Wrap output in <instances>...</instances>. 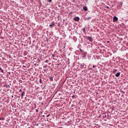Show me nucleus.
I'll use <instances>...</instances> for the list:
<instances>
[{
	"label": "nucleus",
	"instance_id": "f257e3e1",
	"mask_svg": "<svg viewBox=\"0 0 128 128\" xmlns=\"http://www.w3.org/2000/svg\"><path fill=\"white\" fill-rule=\"evenodd\" d=\"M118 17L114 16L113 18L114 22H118Z\"/></svg>",
	"mask_w": 128,
	"mask_h": 128
},
{
	"label": "nucleus",
	"instance_id": "f03ea898",
	"mask_svg": "<svg viewBox=\"0 0 128 128\" xmlns=\"http://www.w3.org/2000/svg\"><path fill=\"white\" fill-rule=\"evenodd\" d=\"M87 38L90 40V42H92V38L90 36H87Z\"/></svg>",
	"mask_w": 128,
	"mask_h": 128
},
{
	"label": "nucleus",
	"instance_id": "7ed1b4c3",
	"mask_svg": "<svg viewBox=\"0 0 128 128\" xmlns=\"http://www.w3.org/2000/svg\"><path fill=\"white\" fill-rule=\"evenodd\" d=\"M74 20L76 21V22H78V20H80V17H75L74 18Z\"/></svg>",
	"mask_w": 128,
	"mask_h": 128
},
{
	"label": "nucleus",
	"instance_id": "20e7f679",
	"mask_svg": "<svg viewBox=\"0 0 128 128\" xmlns=\"http://www.w3.org/2000/svg\"><path fill=\"white\" fill-rule=\"evenodd\" d=\"M24 94H25L24 92H22V93L20 94L22 96L21 97L22 100L24 98Z\"/></svg>",
	"mask_w": 128,
	"mask_h": 128
},
{
	"label": "nucleus",
	"instance_id": "39448f33",
	"mask_svg": "<svg viewBox=\"0 0 128 128\" xmlns=\"http://www.w3.org/2000/svg\"><path fill=\"white\" fill-rule=\"evenodd\" d=\"M120 76V72H118L116 73V74H115V76L116 77V78H118V76Z\"/></svg>",
	"mask_w": 128,
	"mask_h": 128
},
{
	"label": "nucleus",
	"instance_id": "423d86ee",
	"mask_svg": "<svg viewBox=\"0 0 128 128\" xmlns=\"http://www.w3.org/2000/svg\"><path fill=\"white\" fill-rule=\"evenodd\" d=\"M83 10H86H86H88V8H86V6H84Z\"/></svg>",
	"mask_w": 128,
	"mask_h": 128
},
{
	"label": "nucleus",
	"instance_id": "0eeeda50",
	"mask_svg": "<svg viewBox=\"0 0 128 128\" xmlns=\"http://www.w3.org/2000/svg\"><path fill=\"white\" fill-rule=\"evenodd\" d=\"M54 26V23L52 22V23L50 24L49 25V26Z\"/></svg>",
	"mask_w": 128,
	"mask_h": 128
},
{
	"label": "nucleus",
	"instance_id": "6e6552de",
	"mask_svg": "<svg viewBox=\"0 0 128 128\" xmlns=\"http://www.w3.org/2000/svg\"><path fill=\"white\" fill-rule=\"evenodd\" d=\"M0 70L1 72H4V70L2 68H0Z\"/></svg>",
	"mask_w": 128,
	"mask_h": 128
},
{
	"label": "nucleus",
	"instance_id": "1a4fd4ad",
	"mask_svg": "<svg viewBox=\"0 0 128 128\" xmlns=\"http://www.w3.org/2000/svg\"><path fill=\"white\" fill-rule=\"evenodd\" d=\"M50 80L52 82L54 80V79L52 78V77H50Z\"/></svg>",
	"mask_w": 128,
	"mask_h": 128
},
{
	"label": "nucleus",
	"instance_id": "9d476101",
	"mask_svg": "<svg viewBox=\"0 0 128 128\" xmlns=\"http://www.w3.org/2000/svg\"><path fill=\"white\" fill-rule=\"evenodd\" d=\"M83 32H86V28H83Z\"/></svg>",
	"mask_w": 128,
	"mask_h": 128
},
{
	"label": "nucleus",
	"instance_id": "9b49d317",
	"mask_svg": "<svg viewBox=\"0 0 128 128\" xmlns=\"http://www.w3.org/2000/svg\"><path fill=\"white\" fill-rule=\"evenodd\" d=\"M92 18L90 17H88L86 18V20H90Z\"/></svg>",
	"mask_w": 128,
	"mask_h": 128
},
{
	"label": "nucleus",
	"instance_id": "f8f14e48",
	"mask_svg": "<svg viewBox=\"0 0 128 128\" xmlns=\"http://www.w3.org/2000/svg\"><path fill=\"white\" fill-rule=\"evenodd\" d=\"M48 2H52V0H48Z\"/></svg>",
	"mask_w": 128,
	"mask_h": 128
},
{
	"label": "nucleus",
	"instance_id": "ddd939ff",
	"mask_svg": "<svg viewBox=\"0 0 128 128\" xmlns=\"http://www.w3.org/2000/svg\"><path fill=\"white\" fill-rule=\"evenodd\" d=\"M22 92V89H20V90H19V92Z\"/></svg>",
	"mask_w": 128,
	"mask_h": 128
},
{
	"label": "nucleus",
	"instance_id": "4468645a",
	"mask_svg": "<svg viewBox=\"0 0 128 128\" xmlns=\"http://www.w3.org/2000/svg\"><path fill=\"white\" fill-rule=\"evenodd\" d=\"M40 84H42V79H40Z\"/></svg>",
	"mask_w": 128,
	"mask_h": 128
},
{
	"label": "nucleus",
	"instance_id": "2eb2a0df",
	"mask_svg": "<svg viewBox=\"0 0 128 128\" xmlns=\"http://www.w3.org/2000/svg\"><path fill=\"white\" fill-rule=\"evenodd\" d=\"M48 62V60H46V62Z\"/></svg>",
	"mask_w": 128,
	"mask_h": 128
},
{
	"label": "nucleus",
	"instance_id": "dca6fc26",
	"mask_svg": "<svg viewBox=\"0 0 128 128\" xmlns=\"http://www.w3.org/2000/svg\"><path fill=\"white\" fill-rule=\"evenodd\" d=\"M74 98V96H72V98Z\"/></svg>",
	"mask_w": 128,
	"mask_h": 128
},
{
	"label": "nucleus",
	"instance_id": "f3484780",
	"mask_svg": "<svg viewBox=\"0 0 128 128\" xmlns=\"http://www.w3.org/2000/svg\"><path fill=\"white\" fill-rule=\"evenodd\" d=\"M48 116H50V114L48 115V116H46V118H48Z\"/></svg>",
	"mask_w": 128,
	"mask_h": 128
},
{
	"label": "nucleus",
	"instance_id": "a211bd4d",
	"mask_svg": "<svg viewBox=\"0 0 128 128\" xmlns=\"http://www.w3.org/2000/svg\"><path fill=\"white\" fill-rule=\"evenodd\" d=\"M36 126H39L38 124H36Z\"/></svg>",
	"mask_w": 128,
	"mask_h": 128
},
{
	"label": "nucleus",
	"instance_id": "6ab92c4d",
	"mask_svg": "<svg viewBox=\"0 0 128 128\" xmlns=\"http://www.w3.org/2000/svg\"><path fill=\"white\" fill-rule=\"evenodd\" d=\"M106 8H108V6H107L106 7Z\"/></svg>",
	"mask_w": 128,
	"mask_h": 128
},
{
	"label": "nucleus",
	"instance_id": "aec40b11",
	"mask_svg": "<svg viewBox=\"0 0 128 128\" xmlns=\"http://www.w3.org/2000/svg\"><path fill=\"white\" fill-rule=\"evenodd\" d=\"M80 50L81 52H82V49H80Z\"/></svg>",
	"mask_w": 128,
	"mask_h": 128
},
{
	"label": "nucleus",
	"instance_id": "412c9836",
	"mask_svg": "<svg viewBox=\"0 0 128 128\" xmlns=\"http://www.w3.org/2000/svg\"><path fill=\"white\" fill-rule=\"evenodd\" d=\"M114 72H116V70L115 71L114 70Z\"/></svg>",
	"mask_w": 128,
	"mask_h": 128
},
{
	"label": "nucleus",
	"instance_id": "4be33fe9",
	"mask_svg": "<svg viewBox=\"0 0 128 128\" xmlns=\"http://www.w3.org/2000/svg\"><path fill=\"white\" fill-rule=\"evenodd\" d=\"M93 68H94V66H93Z\"/></svg>",
	"mask_w": 128,
	"mask_h": 128
},
{
	"label": "nucleus",
	"instance_id": "5701e85b",
	"mask_svg": "<svg viewBox=\"0 0 128 128\" xmlns=\"http://www.w3.org/2000/svg\"><path fill=\"white\" fill-rule=\"evenodd\" d=\"M52 56H54V55H53Z\"/></svg>",
	"mask_w": 128,
	"mask_h": 128
},
{
	"label": "nucleus",
	"instance_id": "b1692460",
	"mask_svg": "<svg viewBox=\"0 0 128 128\" xmlns=\"http://www.w3.org/2000/svg\"><path fill=\"white\" fill-rule=\"evenodd\" d=\"M36 112H38V110H36Z\"/></svg>",
	"mask_w": 128,
	"mask_h": 128
}]
</instances>
